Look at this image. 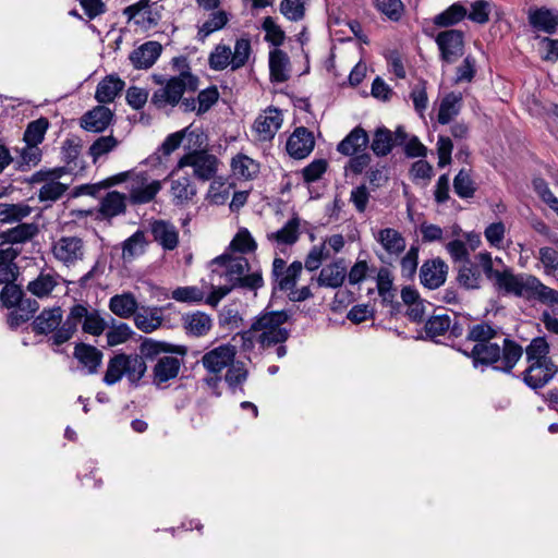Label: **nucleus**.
<instances>
[{
  "instance_id": "1",
  "label": "nucleus",
  "mask_w": 558,
  "mask_h": 558,
  "mask_svg": "<svg viewBox=\"0 0 558 558\" xmlns=\"http://www.w3.org/2000/svg\"><path fill=\"white\" fill-rule=\"evenodd\" d=\"M288 316L283 312L267 313L263 315L252 327L233 338L238 337L245 349L259 347H271L284 342L288 339V331L282 325Z\"/></svg>"
},
{
  "instance_id": "2",
  "label": "nucleus",
  "mask_w": 558,
  "mask_h": 558,
  "mask_svg": "<svg viewBox=\"0 0 558 558\" xmlns=\"http://www.w3.org/2000/svg\"><path fill=\"white\" fill-rule=\"evenodd\" d=\"M82 322L83 331L92 336H100L107 326L97 310H90L83 304H75L70 308L65 322L53 333L52 344L61 345L70 340L77 329V324Z\"/></svg>"
},
{
  "instance_id": "3",
  "label": "nucleus",
  "mask_w": 558,
  "mask_h": 558,
  "mask_svg": "<svg viewBox=\"0 0 558 558\" xmlns=\"http://www.w3.org/2000/svg\"><path fill=\"white\" fill-rule=\"evenodd\" d=\"M213 263L226 268V275L233 282L232 287L239 284L242 288L255 290L263 286V277L259 271L246 274L250 270V263L242 255L225 253L216 257Z\"/></svg>"
},
{
  "instance_id": "4",
  "label": "nucleus",
  "mask_w": 558,
  "mask_h": 558,
  "mask_svg": "<svg viewBox=\"0 0 558 558\" xmlns=\"http://www.w3.org/2000/svg\"><path fill=\"white\" fill-rule=\"evenodd\" d=\"M146 372V363L138 354H118L109 361L104 381L114 385L125 376L132 384L137 383Z\"/></svg>"
},
{
  "instance_id": "5",
  "label": "nucleus",
  "mask_w": 558,
  "mask_h": 558,
  "mask_svg": "<svg viewBox=\"0 0 558 558\" xmlns=\"http://www.w3.org/2000/svg\"><path fill=\"white\" fill-rule=\"evenodd\" d=\"M187 148L190 151L180 158L173 170V175L191 168L193 175L198 180L208 181L213 179L218 170L219 160L217 157L205 149H198L197 146L193 148L192 145H189Z\"/></svg>"
},
{
  "instance_id": "6",
  "label": "nucleus",
  "mask_w": 558,
  "mask_h": 558,
  "mask_svg": "<svg viewBox=\"0 0 558 558\" xmlns=\"http://www.w3.org/2000/svg\"><path fill=\"white\" fill-rule=\"evenodd\" d=\"M548 351H526L529 367L524 373V381L533 389L544 387L555 376L558 368L547 356Z\"/></svg>"
},
{
  "instance_id": "7",
  "label": "nucleus",
  "mask_w": 558,
  "mask_h": 558,
  "mask_svg": "<svg viewBox=\"0 0 558 558\" xmlns=\"http://www.w3.org/2000/svg\"><path fill=\"white\" fill-rule=\"evenodd\" d=\"M198 86V80L189 72H183L177 77L168 81L166 86L157 89L151 101L159 108L167 105L174 106L179 104L185 90H195Z\"/></svg>"
},
{
  "instance_id": "8",
  "label": "nucleus",
  "mask_w": 558,
  "mask_h": 558,
  "mask_svg": "<svg viewBox=\"0 0 558 558\" xmlns=\"http://www.w3.org/2000/svg\"><path fill=\"white\" fill-rule=\"evenodd\" d=\"M472 359L475 368L490 366L493 369L510 372L521 359L522 351H463Z\"/></svg>"
},
{
  "instance_id": "9",
  "label": "nucleus",
  "mask_w": 558,
  "mask_h": 558,
  "mask_svg": "<svg viewBox=\"0 0 558 558\" xmlns=\"http://www.w3.org/2000/svg\"><path fill=\"white\" fill-rule=\"evenodd\" d=\"M51 253L53 258L63 266L76 267L85 258L86 245L78 236H61L52 243Z\"/></svg>"
},
{
  "instance_id": "10",
  "label": "nucleus",
  "mask_w": 558,
  "mask_h": 558,
  "mask_svg": "<svg viewBox=\"0 0 558 558\" xmlns=\"http://www.w3.org/2000/svg\"><path fill=\"white\" fill-rule=\"evenodd\" d=\"M63 174V168L40 170L33 174L31 182L41 184L38 192L40 202H54L63 195L69 187V183L60 181Z\"/></svg>"
},
{
  "instance_id": "11",
  "label": "nucleus",
  "mask_w": 558,
  "mask_h": 558,
  "mask_svg": "<svg viewBox=\"0 0 558 558\" xmlns=\"http://www.w3.org/2000/svg\"><path fill=\"white\" fill-rule=\"evenodd\" d=\"M374 238L381 247L375 253L383 263L391 264L405 250V239L393 228L380 229L374 233Z\"/></svg>"
},
{
  "instance_id": "12",
  "label": "nucleus",
  "mask_w": 558,
  "mask_h": 558,
  "mask_svg": "<svg viewBox=\"0 0 558 558\" xmlns=\"http://www.w3.org/2000/svg\"><path fill=\"white\" fill-rule=\"evenodd\" d=\"M161 187V181L151 180L146 173L133 174L130 181V197L134 203L145 204L153 201Z\"/></svg>"
},
{
  "instance_id": "13",
  "label": "nucleus",
  "mask_w": 558,
  "mask_h": 558,
  "mask_svg": "<svg viewBox=\"0 0 558 558\" xmlns=\"http://www.w3.org/2000/svg\"><path fill=\"white\" fill-rule=\"evenodd\" d=\"M407 138L408 134L401 126L395 133L386 128H378L374 132L371 148L377 156H386L395 146L405 144Z\"/></svg>"
},
{
  "instance_id": "14",
  "label": "nucleus",
  "mask_w": 558,
  "mask_h": 558,
  "mask_svg": "<svg viewBox=\"0 0 558 558\" xmlns=\"http://www.w3.org/2000/svg\"><path fill=\"white\" fill-rule=\"evenodd\" d=\"M436 41L441 51V58L448 63L456 62L463 54V34L457 29L438 34Z\"/></svg>"
},
{
  "instance_id": "15",
  "label": "nucleus",
  "mask_w": 558,
  "mask_h": 558,
  "mask_svg": "<svg viewBox=\"0 0 558 558\" xmlns=\"http://www.w3.org/2000/svg\"><path fill=\"white\" fill-rule=\"evenodd\" d=\"M533 276L522 277L515 276L510 270L506 269L496 275L495 284L505 290L507 293H513L517 296L527 298L529 288Z\"/></svg>"
},
{
  "instance_id": "16",
  "label": "nucleus",
  "mask_w": 558,
  "mask_h": 558,
  "mask_svg": "<svg viewBox=\"0 0 558 558\" xmlns=\"http://www.w3.org/2000/svg\"><path fill=\"white\" fill-rule=\"evenodd\" d=\"M282 124V113L276 108L264 110L255 120L254 129L259 140H271Z\"/></svg>"
},
{
  "instance_id": "17",
  "label": "nucleus",
  "mask_w": 558,
  "mask_h": 558,
  "mask_svg": "<svg viewBox=\"0 0 558 558\" xmlns=\"http://www.w3.org/2000/svg\"><path fill=\"white\" fill-rule=\"evenodd\" d=\"M112 119L113 112L109 108L99 105L82 116L80 125L89 132H102L110 125Z\"/></svg>"
},
{
  "instance_id": "18",
  "label": "nucleus",
  "mask_w": 558,
  "mask_h": 558,
  "mask_svg": "<svg viewBox=\"0 0 558 558\" xmlns=\"http://www.w3.org/2000/svg\"><path fill=\"white\" fill-rule=\"evenodd\" d=\"M468 337L470 340L482 345L489 342L490 340H494V342L490 343L489 349H500L501 345L504 349H518L517 347H509V341L487 324H478L473 326L470 329Z\"/></svg>"
},
{
  "instance_id": "19",
  "label": "nucleus",
  "mask_w": 558,
  "mask_h": 558,
  "mask_svg": "<svg viewBox=\"0 0 558 558\" xmlns=\"http://www.w3.org/2000/svg\"><path fill=\"white\" fill-rule=\"evenodd\" d=\"M314 137L305 128H298L289 137L287 150L296 159L305 158L314 148Z\"/></svg>"
},
{
  "instance_id": "20",
  "label": "nucleus",
  "mask_w": 558,
  "mask_h": 558,
  "mask_svg": "<svg viewBox=\"0 0 558 558\" xmlns=\"http://www.w3.org/2000/svg\"><path fill=\"white\" fill-rule=\"evenodd\" d=\"M447 272L448 266L442 260L425 262L421 268V282L429 289H436L446 281Z\"/></svg>"
},
{
  "instance_id": "21",
  "label": "nucleus",
  "mask_w": 558,
  "mask_h": 558,
  "mask_svg": "<svg viewBox=\"0 0 558 558\" xmlns=\"http://www.w3.org/2000/svg\"><path fill=\"white\" fill-rule=\"evenodd\" d=\"M151 233L165 250L171 251L178 246L179 233L173 225L163 220L155 221L151 223Z\"/></svg>"
},
{
  "instance_id": "22",
  "label": "nucleus",
  "mask_w": 558,
  "mask_h": 558,
  "mask_svg": "<svg viewBox=\"0 0 558 558\" xmlns=\"http://www.w3.org/2000/svg\"><path fill=\"white\" fill-rule=\"evenodd\" d=\"M187 138L189 142H194L193 146L202 147L204 144L203 133L186 128L182 131L170 134L162 144V151L165 155H170L172 151L178 149L182 144L183 140Z\"/></svg>"
},
{
  "instance_id": "23",
  "label": "nucleus",
  "mask_w": 558,
  "mask_h": 558,
  "mask_svg": "<svg viewBox=\"0 0 558 558\" xmlns=\"http://www.w3.org/2000/svg\"><path fill=\"white\" fill-rule=\"evenodd\" d=\"M368 135L366 131L360 126L353 129L339 144L338 151L352 156L362 149H365L368 144Z\"/></svg>"
},
{
  "instance_id": "24",
  "label": "nucleus",
  "mask_w": 558,
  "mask_h": 558,
  "mask_svg": "<svg viewBox=\"0 0 558 558\" xmlns=\"http://www.w3.org/2000/svg\"><path fill=\"white\" fill-rule=\"evenodd\" d=\"M161 308L141 307L134 314L135 326L144 332H153L162 324Z\"/></svg>"
},
{
  "instance_id": "25",
  "label": "nucleus",
  "mask_w": 558,
  "mask_h": 558,
  "mask_svg": "<svg viewBox=\"0 0 558 558\" xmlns=\"http://www.w3.org/2000/svg\"><path fill=\"white\" fill-rule=\"evenodd\" d=\"M161 45L157 41H147L135 49L130 59L136 68L147 69L151 66L160 56Z\"/></svg>"
},
{
  "instance_id": "26",
  "label": "nucleus",
  "mask_w": 558,
  "mask_h": 558,
  "mask_svg": "<svg viewBox=\"0 0 558 558\" xmlns=\"http://www.w3.org/2000/svg\"><path fill=\"white\" fill-rule=\"evenodd\" d=\"M124 82L116 75H108L97 86L95 98L99 104L111 102L124 88Z\"/></svg>"
},
{
  "instance_id": "27",
  "label": "nucleus",
  "mask_w": 558,
  "mask_h": 558,
  "mask_svg": "<svg viewBox=\"0 0 558 558\" xmlns=\"http://www.w3.org/2000/svg\"><path fill=\"white\" fill-rule=\"evenodd\" d=\"M183 327L189 335L203 337L211 329L213 320L206 313L194 312L183 317Z\"/></svg>"
},
{
  "instance_id": "28",
  "label": "nucleus",
  "mask_w": 558,
  "mask_h": 558,
  "mask_svg": "<svg viewBox=\"0 0 558 558\" xmlns=\"http://www.w3.org/2000/svg\"><path fill=\"white\" fill-rule=\"evenodd\" d=\"M347 276V268L342 260L325 266L318 276L317 282L322 287L338 288Z\"/></svg>"
},
{
  "instance_id": "29",
  "label": "nucleus",
  "mask_w": 558,
  "mask_h": 558,
  "mask_svg": "<svg viewBox=\"0 0 558 558\" xmlns=\"http://www.w3.org/2000/svg\"><path fill=\"white\" fill-rule=\"evenodd\" d=\"M529 288L526 299H537L553 307L555 314H558V291L543 284L536 277H533Z\"/></svg>"
},
{
  "instance_id": "30",
  "label": "nucleus",
  "mask_w": 558,
  "mask_h": 558,
  "mask_svg": "<svg viewBox=\"0 0 558 558\" xmlns=\"http://www.w3.org/2000/svg\"><path fill=\"white\" fill-rule=\"evenodd\" d=\"M181 367V361L178 357L166 356L158 361L154 367V380L156 385H161L172 378H175Z\"/></svg>"
},
{
  "instance_id": "31",
  "label": "nucleus",
  "mask_w": 558,
  "mask_h": 558,
  "mask_svg": "<svg viewBox=\"0 0 558 558\" xmlns=\"http://www.w3.org/2000/svg\"><path fill=\"white\" fill-rule=\"evenodd\" d=\"M171 194L180 203L190 201L196 194V187L193 182L187 178V172H179L173 175L171 172Z\"/></svg>"
},
{
  "instance_id": "32",
  "label": "nucleus",
  "mask_w": 558,
  "mask_h": 558,
  "mask_svg": "<svg viewBox=\"0 0 558 558\" xmlns=\"http://www.w3.org/2000/svg\"><path fill=\"white\" fill-rule=\"evenodd\" d=\"M62 311L60 307L45 310L34 320L33 328L38 333H47L60 328L62 322Z\"/></svg>"
},
{
  "instance_id": "33",
  "label": "nucleus",
  "mask_w": 558,
  "mask_h": 558,
  "mask_svg": "<svg viewBox=\"0 0 558 558\" xmlns=\"http://www.w3.org/2000/svg\"><path fill=\"white\" fill-rule=\"evenodd\" d=\"M270 76L276 82H286L290 74L289 57L282 50L276 49L269 56Z\"/></svg>"
},
{
  "instance_id": "34",
  "label": "nucleus",
  "mask_w": 558,
  "mask_h": 558,
  "mask_svg": "<svg viewBox=\"0 0 558 558\" xmlns=\"http://www.w3.org/2000/svg\"><path fill=\"white\" fill-rule=\"evenodd\" d=\"M234 351H208L203 357L204 367L213 374H219L234 360Z\"/></svg>"
},
{
  "instance_id": "35",
  "label": "nucleus",
  "mask_w": 558,
  "mask_h": 558,
  "mask_svg": "<svg viewBox=\"0 0 558 558\" xmlns=\"http://www.w3.org/2000/svg\"><path fill=\"white\" fill-rule=\"evenodd\" d=\"M110 311L121 318H128L135 314L137 302L131 293L118 294L110 299Z\"/></svg>"
},
{
  "instance_id": "36",
  "label": "nucleus",
  "mask_w": 558,
  "mask_h": 558,
  "mask_svg": "<svg viewBox=\"0 0 558 558\" xmlns=\"http://www.w3.org/2000/svg\"><path fill=\"white\" fill-rule=\"evenodd\" d=\"M462 97L460 94L450 93L440 102L438 122L449 123L460 111Z\"/></svg>"
},
{
  "instance_id": "37",
  "label": "nucleus",
  "mask_w": 558,
  "mask_h": 558,
  "mask_svg": "<svg viewBox=\"0 0 558 558\" xmlns=\"http://www.w3.org/2000/svg\"><path fill=\"white\" fill-rule=\"evenodd\" d=\"M58 283V277L56 275L40 274L35 280L28 283L27 289L32 294L38 298H46L50 295Z\"/></svg>"
},
{
  "instance_id": "38",
  "label": "nucleus",
  "mask_w": 558,
  "mask_h": 558,
  "mask_svg": "<svg viewBox=\"0 0 558 558\" xmlns=\"http://www.w3.org/2000/svg\"><path fill=\"white\" fill-rule=\"evenodd\" d=\"M74 359L77 361L76 368L85 374L96 373L101 364V351H74Z\"/></svg>"
},
{
  "instance_id": "39",
  "label": "nucleus",
  "mask_w": 558,
  "mask_h": 558,
  "mask_svg": "<svg viewBox=\"0 0 558 558\" xmlns=\"http://www.w3.org/2000/svg\"><path fill=\"white\" fill-rule=\"evenodd\" d=\"M16 308L13 310L9 317V324L14 327L19 326L22 323L31 319L33 314L38 310V303L35 300L24 299L22 302L15 305Z\"/></svg>"
},
{
  "instance_id": "40",
  "label": "nucleus",
  "mask_w": 558,
  "mask_h": 558,
  "mask_svg": "<svg viewBox=\"0 0 558 558\" xmlns=\"http://www.w3.org/2000/svg\"><path fill=\"white\" fill-rule=\"evenodd\" d=\"M125 209V197L119 192H110L101 201L99 213L105 218L114 217Z\"/></svg>"
},
{
  "instance_id": "41",
  "label": "nucleus",
  "mask_w": 558,
  "mask_h": 558,
  "mask_svg": "<svg viewBox=\"0 0 558 558\" xmlns=\"http://www.w3.org/2000/svg\"><path fill=\"white\" fill-rule=\"evenodd\" d=\"M19 158L16 159L17 168L21 171L28 170L31 167L38 165L41 159V150L37 145L24 143L23 147L16 148Z\"/></svg>"
},
{
  "instance_id": "42",
  "label": "nucleus",
  "mask_w": 558,
  "mask_h": 558,
  "mask_svg": "<svg viewBox=\"0 0 558 558\" xmlns=\"http://www.w3.org/2000/svg\"><path fill=\"white\" fill-rule=\"evenodd\" d=\"M481 270L477 268L475 262L465 260L459 268L458 280L460 284L468 289H475L481 283Z\"/></svg>"
},
{
  "instance_id": "43",
  "label": "nucleus",
  "mask_w": 558,
  "mask_h": 558,
  "mask_svg": "<svg viewBox=\"0 0 558 558\" xmlns=\"http://www.w3.org/2000/svg\"><path fill=\"white\" fill-rule=\"evenodd\" d=\"M299 218H292L280 230L268 234V239L282 244H293L299 239Z\"/></svg>"
},
{
  "instance_id": "44",
  "label": "nucleus",
  "mask_w": 558,
  "mask_h": 558,
  "mask_svg": "<svg viewBox=\"0 0 558 558\" xmlns=\"http://www.w3.org/2000/svg\"><path fill=\"white\" fill-rule=\"evenodd\" d=\"M530 23L547 33H553L558 25V17L548 9H538L530 13Z\"/></svg>"
},
{
  "instance_id": "45",
  "label": "nucleus",
  "mask_w": 558,
  "mask_h": 558,
  "mask_svg": "<svg viewBox=\"0 0 558 558\" xmlns=\"http://www.w3.org/2000/svg\"><path fill=\"white\" fill-rule=\"evenodd\" d=\"M146 239L141 231L135 232L123 244L122 257L124 260H132L145 252Z\"/></svg>"
},
{
  "instance_id": "46",
  "label": "nucleus",
  "mask_w": 558,
  "mask_h": 558,
  "mask_svg": "<svg viewBox=\"0 0 558 558\" xmlns=\"http://www.w3.org/2000/svg\"><path fill=\"white\" fill-rule=\"evenodd\" d=\"M257 247L256 242L246 229L240 230L230 243L229 250L231 254H245L254 252Z\"/></svg>"
},
{
  "instance_id": "47",
  "label": "nucleus",
  "mask_w": 558,
  "mask_h": 558,
  "mask_svg": "<svg viewBox=\"0 0 558 558\" xmlns=\"http://www.w3.org/2000/svg\"><path fill=\"white\" fill-rule=\"evenodd\" d=\"M119 145V141L113 135L98 137L88 149L89 156L96 162L99 157L109 154Z\"/></svg>"
},
{
  "instance_id": "48",
  "label": "nucleus",
  "mask_w": 558,
  "mask_h": 558,
  "mask_svg": "<svg viewBox=\"0 0 558 558\" xmlns=\"http://www.w3.org/2000/svg\"><path fill=\"white\" fill-rule=\"evenodd\" d=\"M468 10L460 3H454L435 17V24L439 26L453 25L465 17Z\"/></svg>"
},
{
  "instance_id": "49",
  "label": "nucleus",
  "mask_w": 558,
  "mask_h": 558,
  "mask_svg": "<svg viewBox=\"0 0 558 558\" xmlns=\"http://www.w3.org/2000/svg\"><path fill=\"white\" fill-rule=\"evenodd\" d=\"M228 22L227 14L223 11H217L210 14L209 19L205 21L198 28V38L204 40L211 33L222 28Z\"/></svg>"
},
{
  "instance_id": "50",
  "label": "nucleus",
  "mask_w": 558,
  "mask_h": 558,
  "mask_svg": "<svg viewBox=\"0 0 558 558\" xmlns=\"http://www.w3.org/2000/svg\"><path fill=\"white\" fill-rule=\"evenodd\" d=\"M31 211V207L24 204L0 205V220L3 222L19 221L27 217Z\"/></svg>"
},
{
  "instance_id": "51",
  "label": "nucleus",
  "mask_w": 558,
  "mask_h": 558,
  "mask_svg": "<svg viewBox=\"0 0 558 558\" xmlns=\"http://www.w3.org/2000/svg\"><path fill=\"white\" fill-rule=\"evenodd\" d=\"M231 166L234 175L241 179H250L258 170L257 163L246 156H236L232 159Z\"/></svg>"
},
{
  "instance_id": "52",
  "label": "nucleus",
  "mask_w": 558,
  "mask_h": 558,
  "mask_svg": "<svg viewBox=\"0 0 558 558\" xmlns=\"http://www.w3.org/2000/svg\"><path fill=\"white\" fill-rule=\"evenodd\" d=\"M47 129L48 121L44 118L31 122L24 133V143L38 146L43 142Z\"/></svg>"
},
{
  "instance_id": "53",
  "label": "nucleus",
  "mask_w": 558,
  "mask_h": 558,
  "mask_svg": "<svg viewBox=\"0 0 558 558\" xmlns=\"http://www.w3.org/2000/svg\"><path fill=\"white\" fill-rule=\"evenodd\" d=\"M5 232L10 243H21L36 235L38 228L34 223H21Z\"/></svg>"
},
{
  "instance_id": "54",
  "label": "nucleus",
  "mask_w": 558,
  "mask_h": 558,
  "mask_svg": "<svg viewBox=\"0 0 558 558\" xmlns=\"http://www.w3.org/2000/svg\"><path fill=\"white\" fill-rule=\"evenodd\" d=\"M232 51L231 48L225 45L216 47L215 51L209 57V64L214 70H223L229 64L232 65Z\"/></svg>"
},
{
  "instance_id": "55",
  "label": "nucleus",
  "mask_w": 558,
  "mask_h": 558,
  "mask_svg": "<svg viewBox=\"0 0 558 558\" xmlns=\"http://www.w3.org/2000/svg\"><path fill=\"white\" fill-rule=\"evenodd\" d=\"M134 332L126 324H119L117 326H113L108 332H107V343L110 347H116L119 344L125 343Z\"/></svg>"
},
{
  "instance_id": "56",
  "label": "nucleus",
  "mask_w": 558,
  "mask_h": 558,
  "mask_svg": "<svg viewBox=\"0 0 558 558\" xmlns=\"http://www.w3.org/2000/svg\"><path fill=\"white\" fill-rule=\"evenodd\" d=\"M454 192L461 197H471L474 194V185L469 171L462 169L453 180Z\"/></svg>"
},
{
  "instance_id": "57",
  "label": "nucleus",
  "mask_w": 558,
  "mask_h": 558,
  "mask_svg": "<svg viewBox=\"0 0 558 558\" xmlns=\"http://www.w3.org/2000/svg\"><path fill=\"white\" fill-rule=\"evenodd\" d=\"M247 371L242 362L234 361L228 366L226 381L231 388H235L246 380Z\"/></svg>"
},
{
  "instance_id": "58",
  "label": "nucleus",
  "mask_w": 558,
  "mask_h": 558,
  "mask_svg": "<svg viewBox=\"0 0 558 558\" xmlns=\"http://www.w3.org/2000/svg\"><path fill=\"white\" fill-rule=\"evenodd\" d=\"M450 323L451 320L447 315L433 316L425 325L426 333L433 338L440 336L450 328Z\"/></svg>"
},
{
  "instance_id": "59",
  "label": "nucleus",
  "mask_w": 558,
  "mask_h": 558,
  "mask_svg": "<svg viewBox=\"0 0 558 558\" xmlns=\"http://www.w3.org/2000/svg\"><path fill=\"white\" fill-rule=\"evenodd\" d=\"M303 265L301 262H293L279 278L278 286L281 290H291L294 288L296 278L301 274Z\"/></svg>"
},
{
  "instance_id": "60",
  "label": "nucleus",
  "mask_w": 558,
  "mask_h": 558,
  "mask_svg": "<svg viewBox=\"0 0 558 558\" xmlns=\"http://www.w3.org/2000/svg\"><path fill=\"white\" fill-rule=\"evenodd\" d=\"M533 187L538 196L558 215V198L554 196L547 183L536 178L533 180Z\"/></svg>"
},
{
  "instance_id": "61",
  "label": "nucleus",
  "mask_w": 558,
  "mask_h": 558,
  "mask_svg": "<svg viewBox=\"0 0 558 558\" xmlns=\"http://www.w3.org/2000/svg\"><path fill=\"white\" fill-rule=\"evenodd\" d=\"M230 194V186L221 181H213L209 186L207 198L211 204L222 205L227 202Z\"/></svg>"
},
{
  "instance_id": "62",
  "label": "nucleus",
  "mask_w": 558,
  "mask_h": 558,
  "mask_svg": "<svg viewBox=\"0 0 558 558\" xmlns=\"http://www.w3.org/2000/svg\"><path fill=\"white\" fill-rule=\"evenodd\" d=\"M205 293L196 287H180L172 291V298L179 302H201Z\"/></svg>"
},
{
  "instance_id": "63",
  "label": "nucleus",
  "mask_w": 558,
  "mask_h": 558,
  "mask_svg": "<svg viewBox=\"0 0 558 558\" xmlns=\"http://www.w3.org/2000/svg\"><path fill=\"white\" fill-rule=\"evenodd\" d=\"M251 45L247 39H239L235 43L234 51L231 54L232 68L239 69L245 64L250 57Z\"/></svg>"
},
{
  "instance_id": "64",
  "label": "nucleus",
  "mask_w": 558,
  "mask_h": 558,
  "mask_svg": "<svg viewBox=\"0 0 558 558\" xmlns=\"http://www.w3.org/2000/svg\"><path fill=\"white\" fill-rule=\"evenodd\" d=\"M539 259L547 274H556L558 270V252L553 247H542L539 250Z\"/></svg>"
}]
</instances>
